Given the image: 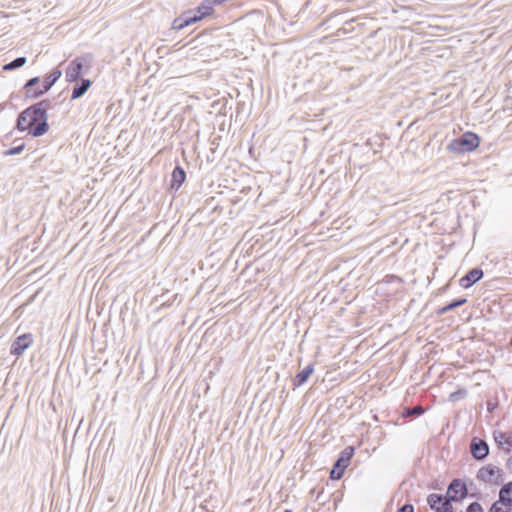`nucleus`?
I'll return each instance as SVG.
<instances>
[{
	"label": "nucleus",
	"mask_w": 512,
	"mask_h": 512,
	"mask_svg": "<svg viewBox=\"0 0 512 512\" xmlns=\"http://www.w3.org/2000/svg\"><path fill=\"white\" fill-rule=\"evenodd\" d=\"M16 129L27 131L32 137H40L49 130L48 115H44L33 104L19 113L16 120Z\"/></svg>",
	"instance_id": "nucleus-1"
},
{
	"label": "nucleus",
	"mask_w": 512,
	"mask_h": 512,
	"mask_svg": "<svg viewBox=\"0 0 512 512\" xmlns=\"http://www.w3.org/2000/svg\"><path fill=\"white\" fill-rule=\"evenodd\" d=\"M480 144L479 136L474 132H465L458 138L453 139L446 149L455 154H464L474 151Z\"/></svg>",
	"instance_id": "nucleus-2"
},
{
	"label": "nucleus",
	"mask_w": 512,
	"mask_h": 512,
	"mask_svg": "<svg viewBox=\"0 0 512 512\" xmlns=\"http://www.w3.org/2000/svg\"><path fill=\"white\" fill-rule=\"evenodd\" d=\"M354 453L355 448L353 446H347L340 452L330 471V478L332 480H340L343 477Z\"/></svg>",
	"instance_id": "nucleus-3"
},
{
	"label": "nucleus",
	"mask_w": 512,
	"mask_h": 512,
	"mask_svg": "<svg viewBox=\"0 0 512 512\" xmlns=\"http://www.w3.org/2000/svg\"><path fill=\"white\" fill-rule=\"evenodd\" d=\"M468 496V487L460 478H454L449 483L446 498L451 502H460Z\"/></svg>",
	"instance_id": "nucleus-4"
},
{
	"label": "nucleus",
	"mask_w": 512,
	"mask_h": 512,
	"mask_svg": "<svg viewBox=\"0 0 512 512\" xmlns=\"http://www.w3.org/2000/svg\"><path fill=\"white\" fill-rule=\"evenodd\" d=\"M446 495L432 493L427 497V504L434 512H456Z\"/></svg>",
	"instance_id": "nucleus-5"
},
{
	"label": "nucleus",
	"mask_w": 512,
	"mask_h": 512,
	"mask_svg": "<svg viewBox=\"0 0 512 512\" xmlns=\"http://www.w3.org/2000/svg\"><path fill=\"white\" fill-rule=\"evenodd\" d=\"M88 56H80L73 59L66 71H65V77L67 82H76L79 79L81 80V76L83 74V66L84 63L87 61Z\"/></svg>",
	"instance_id": "nucleus-6"
},
{
	"label": "nucleus",
	"mask_w": 512,
	"mask_h": 512,
	"mask_svg": "<svg viewBox=\"0 0 512 512\" xmlns=\"http://www.w3.org/2000/svg\"><path fill=\"white\" fill-rule=\"evenodd\" d=\"M32 343L33 335L31 333H24L14 339L10 346V354L18 358L23 355Z\"/></svg>",
	"instance_id": "nucleus-7"
},
{
	"label": "nucleus",
	"mask_w": 512,
	"mask_h": 512,
	"mask_svg": "<svg viewBox=\"0 0 512 512\" xmlns=\"http://www.w3.org/2000/svg\"><path fill=\"white\" fill-rule=\"evenodd\" d=\"M470 453L477 461H483L489 455L488 443L479 437H474L470 443Z\"/></svg>",
	"instance_id": "nucleus-8"
},
{
	"label": "nucleus",
	"mask_w": 512,
	"mask_h": 512,
	"mask_svg": "<svg viewBox=\"0 0 512 512\" xmlns=\"http://www.w3.org/2000/svg\"><path fill=\"white\" fill-rule=\"evenodd\" d=\"M501 472L502 471H501L500 468L490 464V465H487L485 467L480 468L478 470V472H477V476L476 477L480 481L491 482L492 478L497 473L498 476L495 479L494 483L498 485V484H501L503 482V478H502Z\"/></svg>",
	"instance_id": "nucleus-9"
},
{
	"label": "nucleus",
	"mask_w": 512,
	"mask_h": 512,
	"mask_svg": "<svg viewBox=\"0 0 512 512\" xmlns=\"http://www.w3.org/2000/svg\"><path fill=\"white\" fill-rule=\"evenodd\" d=\"M483 276L484 272L481 268H472L460 279V285L466 289L470 288L475 283L480 281L483 278Z\"/></svg>",
	"instance_id": "nucleus-10"
},
{
	"label": "nucleus",
	"mask_w": 512,
	"mask_h": 512,
	"mask_svg": "<svg viewBox=\"0 0 512 512\" xmlns=\"http://www.w3.org/2000/svg\"><path fill=\"white\" fill-rule=\"evenodd\" d=\"M186 180V172L182 166L176 165L171 174L169 185L170 192H177Z\"/></svg>",
	"instance_id": "nucleus-11"
},
{
	"label": "nucleus",
	"mask_w": 512,
	"mask_h": 512,
	"mask_svg": "<svg viewBox=\"0 0 512 512\" xmlns=\"http://www.w3.org/2000/svg\"><path fill=\"white\" fill-rule=\"evenodd\" d=\"M313 372H314V365L309 364L302 371L298 372L294 376V378L292 379L293 386L300 387L303 384H305L307 382V380L309 379V377L313 374Z\"/></svg>",
	"instance_id": "nucleus-12"
},
{
	"label": "nucleus",
	"mask_w": 512,
	"mask_h": 512,
	"mask_svg": "<svg viewBox=\"0 0 512 512\" xmlns=\"http://www.w3.org/2000/svg\"><path fill=\"white\" fill-rule=\"evenodd\" d=\"M91 85L92 81L90 79L81 78L80 82L73 87L71 100L81 98L88 91Z\"/></svg>",
	"instance_id": "nucleus-13"
},
{
	"label": "nucleus",
	"mask_w": 512,
	"mask_h": 512,
	"mask_svg": "<svg viewBox=\"0 0 512 512\" xmlns=\"http://www.w3.org/2000/svg\"><path fill=\"white\" fill-rule=\"evenodd\" d=\"M498 503H504V506H512V481L503 484L500 488Z\"/></svg>",
	"instance_id": "nucleus-14"
},
{
	"label": "nucleus",
	"mask_w": 512,
	"mask_h": 512,
	"mask_svg": "<svg viewBox=\"0 0 512 512\" xmlns=\"http://www.w3.org/2000/svg\"><path fill=\"white\" fill-rule=\"evenodd\" d=\"M61 76L62 71L59 69H54L47 77H45L42 83V87H44V89L48 92Z\"/></svg>",
	"instance_id": "nucleus-15"
},
{
	"label": "nucleus",
	"mask_w": 512,
	"mask_h": 512,
	"mask_svg": "<svg viewBox=\"0 0 512 512\" xmlns=\"http://www.w3.org/2000/svg\"><path fill=\"white\" fill-rule=\"evenodd\" d=\"M467 303V298L465 297H461V298H457V299H454L452 300L449 304L443 306L442 308H439L438 311H437V314L438 315H444L446 314L447 312L451 311V310H454L464 304Z\"/></svg>",
	"instance_id": "nucleus-16"
},
{
	"label": "nucleus",
	"mask_w": 512,
	"mask_h": 512,
	"mask_svg": "<svg viewBox=\"0 0 512 512\" xmlns=\"http://www.w3.org/2000/svg\"><path fill=\"white\" fill-rule=\"evenodd\" d=\"M214 6L212 5L211 0H203L200 5L197 7L196 11L199 15L202 16V19L206 16H209L214 11Z\"/></svg>",
	"instance_id": "nucleus-17"
},
{
	"label": "nucleus",
	"mask_w": 512,
	"mask_h": 512,
	"mask_svg": "<svg viewBox=\"0 0 512 512\" xmlns=\"http://www.w3.org/2000/svg\"><path fill=\"white\" fill-rule=\"evenodd\" d=\"M181 15L187 27L202 20V16L199 15L196 10H189L182 13Z\"/></svg>",
	"instance_id": "nucleus-18"
},
{
	"label": "nucleus",
	"mask_w": 512,
	"mask_h": 512,
	"mask_svg": "<svg viewBox=\"0 0 512 512\" xmlns=\"http://www.w3.org/2000/svg\"><path fill=\"white\" fill-rule=\"evenodd\" d=\"M26 62H27L26 57H17L14 60H12L11 62L5 64L3 66V70L4 71L16 70V69L21 68L22 66H24L26 64Z\"/></svg>",
	"instance_id": "nucleus-19"
},
{
	"label": "nucleus",
	"mask_w": 512,
	"mask_h": 512,
	"mask_svg": "<svg viewBox=\"0 0 512 512\" xmlns=\"http://www.w3.org/2000/svg\"><path fill=\"white\" fill-rule=\"evenodd\" d=\"M508 434L501 431H494L493 432V438L495 440V443L497 444L498 448H502L505 450L504 445L507 446L508 441Z\"/></svg>",
	"instance_id": "nucleus-20"
},
{
	"label": "nucleus",
	"mask_w": 512,
	"mask_h": 512,
	"mask_svg": "<svg viewBox=\"0 0 512 512\" xmlns=\"http://www.w3.org/2000/svg\"><path fill=\"white\" fill-rule=\"evenodd\" d=\"M46 92L47 91L44 89V87L26 89L25 97L30 98V99H37V98H40L42 95H44Z\"/></svg>",
	"instance_id": "nucleus-21"
},
{
	"label": "nucleus",
	"mask_w": 512,
	"mask_h": 512,
	"mask_svg": "<svg viewBox=\"0 0 512 512\" xmlns=\"http://www.w3.org/2000/svg\"><path fill=\"white\" fill-rule=\"evenodd\" d=\"M33 105L36 106L44 115H48L47 111L52 108V101L50 99H43Z\"/></svg>",
	"instance_id": "nucleus-22"
},
{
	"label": "nucleus",
	"mask_w": 512,
	"mask_h": 512,
	"mask_svg": "<svg viewBox=\"0 0 512 512\" xmlns=\"http://www.w3.org/2000/svg\"><path fill=\"white\" fill-rule=\"evenodd\" d=\"M488 512H512V506H504V503H498L495 501Z\"/></svg>",
	"instance_id": "nucleus-23"
},
{
	"label": "nucleus",
	"mask_w": 512,
	"mask_h": 512,
	"mask_svg": "<svg viewBox=\"0 0 512 512\" xmlns=\"http://www.w3.org/2000/svg\"><path fill=\"white\" fill-rule=\"evenodd\" d=\"M25 148V144L24 143H20L16 146H13L9 149H7L6 151L3 152V154L5 156H13V155H17V154H20Z\"/></svg>",
	"instance_id": "nucleus-24"
},
{
	"label": "nucleus",
	"mask_w": 512,
	"mask_h": 512,
	"mask_svg": "<svg viewBox=\"0 0 512 512\" xmlns=\"http://www.w3.org/2000/svg\"><path fill=\"white\" fill-rule=\"evenodd\" d=\"M185 27H187V26L185 25V22H184V19H183L182 15H180L179 17L174 19V21L172 23V29L173 30L179 31V30L184 29Z\"/></svg>",
	"instance_id": "nucleus-25"
},
{
	"label": "nucleus",
	"mask_w": 512,
	"mask_h": 512,
	"mask_svg": "<svg viewBox=\"0 0 512 512\" xmlns=\"http://www.w3.org/2000/svg\"><path fill=\"white\" fill-rule=\"evenodd\" d=\"M466 512H484V509L479 502L475 501L468 505Z\"/></svg>",
	"instance_id": "nucleus-26"
},
{
	"label": "nucleus",
	"mask_w": 512,
	"mask_h": 512,
	"mask_svg": "<svg viewBox=\"0 0 512 512\" xmlns=\"http://www.w3.org/2000/svg\"><path fill=\"white\" fill-rule=\"evenodd\" d=\"M40 82V78L38 76H35V77H32L30 78L29 80L26 81V83L24 84V89H32L34 88L37 84H39Z\"/></svg>",
	"instance_id": "nucleus-27"
},
{
	"label": "nucleus",
	"mask_w": 512,
	"mask_h": 512,
	"mask_svg": "<svg viewBox=\"0 0 512 512\" xmlns=\"http://www.w3.org/2000/svg\"><path fill=\"white\" fill-rule=\"evenodd\" d=\"M397 512H415L414 506L410 503H406L398 508Z\"/></svg>",
	"instance_id": "nucleus-28"
},
{
	"label": "nucleus",
	"mask_w": 512,
	"mask_h": 512,
	"mask_svg": "<svg viewBox=\"0 0 512 512\" xmlns=\"http://www.w3.org/2000/svg\"><path fill=\"white\" fill-rule=\"evenodd\" d=\"M498 404L492 401L487 402V410L488 412H493L497 408Z\"/></svg>",
	"instance_id": "nucleus-29"
},
{
	"label": "nucleus",
	"mask_w": 512,
	"mask_h": 512,
	"mask_svg": "<svg viewBox=\"0 0 512 512\" xmlns=\"http://www.w3.org/2000/svg\"><path fill=\"white\" fill-rule=\"evenodd\" d=\"M506 466L509 470H512V455L508 458Z\"/></svg>",
	"instance_id": "nucleus-30"
},
{
	"label": "nucleus",
	"mask_w": 512,
	"mask_h": 512,
	"mask_svg": "<svg viewBox=\"0 0 512 512\" xmlns=\"http://www.w3.org/2000/svg\"><path fill=\"white\" fill-rule=\"evenodd\" d=\"M461 394V391L454 392L450 395V400H455L458 398V395Z\"/></svg>",
	"instance_id": "nucleus-31"
},
{
	"label": "nucleus",
	"mask_w": 512,
	"mask_h": 512,
	"mask_svg": "<svg viewBox=\"0 0 512 512\" xmlns=\"http://www.w3.org/2000/svg\"><path fill=\"white\" fill-rule=\"evenodd\" d=\"M422 413H423V410H422V408H421V407H418V408H415V409H414V414H415V415L419 416V415H421Z\"/></svg>",
	"instance_id": "nucleus-32"
},
{
	"label": "nucleus",
	"mask_w": 512,
	"mask_h": 512,
	"mask_svg": "<svg viewBox=\"0 0 512 512\" xmlns=\"http://www.w3.org/2000/svg\"><path fill=\"white\" fill-rule=\"evenodd\" d=\"M283 512H292V510H290V509H286V510H284Z\"/></svg>",
	"instance_id": "nucleus-33"
},
{
	"label": "nucleus",
	"mask_w": 512,
	"mask_h": 512,
	"mask_svg": "<svg viewBox=\"0 0 512 512\" xmlns=\"http://www.w3.org/2000/svg\"><path fill=\"white\" fill-rule=\"evenodd\" d=\"M510 345L512 346V338H511V340H510Z\"/></svg>",
	"instance_id": "nucleus-34"
}]
</instances>
